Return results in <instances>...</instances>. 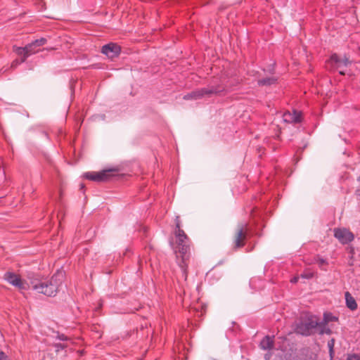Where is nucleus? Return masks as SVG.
<instances>
[{"instance_id":"obj_22","label":"nucleus","mask_w":360,"mask_h":360,"mask_svg":"<svg viewBox=\"0 0 360 360\" xmlns=\"http://www.w3.org/2000/svg\"><path fill=\"white\" fill-rule=\"evenodd\" d=\"M350 63V61L347 57H345L343 59H341L340 65H344L347 66Z\"/></svg>"},{"instance_id":"obj_24","label":"nucleus","mask_w":360,"mask_h":360,"mask_svg":"<svg viewBox=\"0 0 360 360\" xmlns=\"http://www.w3.org/2000/svg\"><path fill=\"white\" fill-rule=\"evenodd\" d=\"M175 222H176V231L181 230L180 228L179 217H176Z\"/></svg>"},{"instance_id":"obj_5","label":"nucleus","mask_w":360,"mask_h":360,"mask_svg":"<svg viewBox=\"0 0 360 360\" xmlns=\"http://www.w3.org/2000/svg\"><path fill=\"white\" fill-rule=\"evenodd\" d=\"M117 169H104L101 172H88L84 174V177L88 180L96 182H105L109 181L116 174Z\"/></svg>"},{"instance_id":"obj_28","label":"nucleus","mask_w":360,"mask_h":360,"mask_svg":"<svg viewBox=\"0 0 360 360\" xmlns=\"http://www.w3.org/2000/svg\"><path fill=\"white\" fill-rule=\"evenodd\" d=\"M7 358V356L4 352L0 349V360H4Z\"/></svg>"},{"instance_id":"obj_23","label":"nucleus","mask_w":360,"mask_h":360,"mask_svg":"<svg viewBox=\"0 0 360 360\" xmlns=\"http://www.w3.org/2000/svg\"><path fill=\"white\" fill-rule=\"evenodd\" d=\"M328 346L330 348V354H332V352H333L334 340H331L330 341H329L328 343Z\"/></svg>"},{"instance_id":"obj_26","label":"nucleus","mask_w":360,"mask_h":360,"mask_svg":"<svg viewBox=\"0 0 360 360\" xmlns=\"http://www.w3.org/2000/svg\"><path fill=\"white\" fill-rule=\"evenodd\" d=\"M314 276L313 273H304L302 274V277L306 278H311Z\"/></svg>"},{"instance_id":"obj_16","label":"nucleus","mask_w":360,"mask_h":360,"mask_svg":"<svg viewBox=\"0 0 360 360\" xmlns=\"http://www.w3.org/2000/svg\"><path fill=\"white\" fill-rule=\"evenodd\" d=\"M319 323H322V326L319 327L320 329V334H321V335L328 334L329 335L331 333V330L326 326L327 324H324V322H323V321L319 322Z\"/></svg>"},{"instance_id":"obj_17","label":"nucleus","mask_w":360,"mask_h":360,"mask_svg":"<svg viewBox=\"0 0 360 360\" xmlns=\"http://www.w3.org/2000/svg\"><path fill=\"white\" fill-rule=\"evenodd\" d=\"M314 261L317 262L320 267L328 264L327 261L325 259L321 258L319 256L314 257Z\"/></svg>"},{"instance_id":"obj_15","label":"nucleus","mask_w":360,"mask_h":360,"mask_svg":"<svg viewBox=\"0 0 360 360\" xmlns=\"http://www.w3.org/2000/svg\"><path fill=\"white\" fill-rule=\"evenodd\" d=\"M338 321V318L334 316L330 313H324L323 314V320L324 324H328L330 321Z\"/></svg>"},{"instance_id":"obj_32","label":"nucleus","mask_w":360,"mask_h":360,"mask_svg":"<svg viewBox=\"0 0 360 360\" xmlns=\"http://www.w3.org/2000/svg\"><path fill=\"white\" fill-rule=\"evenodd\" d=\"M340 75H345V73L343 72H342V71H340Z\"/></svg>"},{"instance_id":"obj_18","label":"nucleus","mask_w":360,"mask_h":360,"mask_svg":"<svg viewBox=\"0 0 360 360\" xmlns=\"http://www.w3.org/2000/svg\"><path fill=\"white\" fill-rule=\"evenodd\" d=\"M330 60L335 63L337 64L338 67L340 66L341 58H340L338 55H336V54L332 55L330 57Z\"/></svg>"},{"instance_id":"obj_34","label":"nucleus","mask_w":360,"mask_h":360,"mask_svg":"<svg viewBox=\"0 0 360 360\" xmlns=\"http://www.w3.org/2000/svg\"><path fill=\"white\" fill-rule=\"evenodd\" d=\"M358 180L360 181V176H359Z\"/></svg>"},{"instance_id":"obj_8","label":"nucleus","mask_w":360,"mask_h":360,"mask_svg":"<svg viewBox=\"0 0 360 360\" xmlns=\"http://www.w3.org/2000/svg\"><path fill=\"white\" fill-rule=\"evenodd\" d=\"M14 50L15 53L22 56L21 62H25L27 57L37 53L39 51V47L35 44V41H32V43L26 45L25 47H14Z\"/></svg>"},{"instance_id":"obj_3","label":"nucleus","mask_w":360,"mask_h":360,"mask_svg":"<svg viewBox=\"0 0 360 360\" xmlns=\"http://www.w3.org/2000/svg\"><path fill=\"white\" fill-rule=\"evenodd\" d=\"M249 233L248 224H240L237 226L233 237V249L236 250L245 245Z\"/></svg>"},{"instance_id":"obj_6","label":"nucleus","mask_w":360,"mask_h":360,"mask_svg":"<svg viewBox=\"0 0 360 360\" xmlns=\"http://www.w3.org/2000/svg\"><path fill=\"white\" fill-rule=\"evenodd\" d=\"M322 323H319L316 316H311L307 321L300 323L296 327V332L302 335H310L312 330L316 327H321Z\"/></svg>"},{"instance_id":"obj_20","label":"nucleus","mask_w":360,"mask_h":360,"mask_svg":"<svg viewBox=\"0 0 360 360\" xmlns=\"http://www.w3.org/2000/svg\"><path fill=\"white\" fill-rule=\"evenodd\" d=\"M55 347H56V352H58L60 351V349H65L68 345L66 344H61V343H58V344H55L53 345Z\"/></svg>"},{"instance_id":"obj_33","label":"nucleus","mask_w":360,"mask_h":360,"mask_svg":"<svg viewBox=\"0 0 360 360\" xmlns=\"http://www.w3.org/2000/svg\"><path fill=\"white\" fill-rule=\"evenodd\" d=\"M84 188V185H83V184H82V185H81V188Z\"/></svg>"},{"instance_id":"obj_21","label":"nucleus","mask_w":360,"mask_h":360,"mask_svg":"<svg viewBox=\"0 0 360 360\" xmlns=\"http://www.w3.org/2000/svg\"><path fill=\"white\" fill-rule=\"evenodd\" d=\"M346 360H360V356L359 354H350L348 355Z\"/></svg>"},{"instance_id":"obj_4","label":"nucleus","mask_w":360,"mask_h":360,"mask_svg":"<svg viewBox=\"0 0 360 360\" xmlns=\"http://www.w3.org/2000/svg\"><path fill=\"white\" fill-rule=\"evenodd\" d=\"M225 91L224 86L221 85L212 86L207 88H202L193 91L184 96V100L200 99L205 96H211L212 94H219Z\"/></svg>"},{"instance_id":"obj_31","label":"nucleus","mask_w":360,"mask_h":360,"mask_svg":"<svg viewBox=\"0 0 360 360\" xmlns=\"http://www.w3.org/2000/svg\"><path fill=\"white\" fill-rule=\"evenodd\" d=\"M350 252L352 254L354 253V248H352V247L350 248Z\"/></svg>"},{"instance_id":"obj_10","label":"nucleus","mask_w":360,"mask_h":360,"mask_svg":"<svg viewBox=\"0 0 360 360\" xmlns=\"http://www.w3.org/2000/svg\"><path fill=\"white\" fill-rule=\"evenodd\" d=\"M121 48L115 43H110L102 47L101 52L110 58H114L119 56Z\"/></svg>"},{"instance_id":"obj_29","label":"nucleus","mask_w":360,"mask_h":360,"mask_svg":"<svg viewBox=\"0 0 360 360\" xmlns=\"http://www.w3.org/2000/svg\"><path fill=\"white\" fill-rule=\"evenodd\" d=\"M297 279H298V278H297V277H295V278H293L291 280V282H292V283H296V282L297 281Z\"/></svg>"},{"instance_id":"obj_13","label":"nucleus","mask_w":360,"mask_h":360,"mask_svg":"<svg viewBox=\"0 0 360 360\" xmlns=\"http://www.w3.org/2000/svg\"><path fill=\"white\" fill-rule=\"evenodd\" d=\"M346 304L351 310H354L357 308V304L354 298L351 295L349 292H345Z\"/></svg>"},{"instance_id":"obj_25","label":"nucleus","mask_w":360,"mask_h":360,"mask_svg":"<svg viewBox=\"0 0 360 360\" xmlns=\"http://www.w3.org/2000/svg\"><path fill=\"white\" fill-rule=\"evenodd\" d=\"M57 338L60 340H68L69 338L65 335L64 334H58L57 335Z\"/></svg>"},{"instance_id":"obj_35","label":"nucleus","mask_w":360,"mask_h":360,"mask_svg":"<svg viewBox=\"0 0 360 360\" xmlns=\"http://www.w3.org/2000/svg\"><path fill=\"white\" fill-rule=\"evenodd\" d=\"M4 360H8V358L7 357V358H6V359H4Z\"/></svg>"},{"instance_id":"obj_11","label":"nucleus","mask_w":360,"mask_h":360,"mask_svg":"<svg viewBox=\"0 0 360 360\" xmlns=\"http://www.w3.org/2000/svg\"><path fill=\"white\" fill-rule=\"evenodd\" d=\"M283 119L288 123H298L301 122V113L296 110H293L292 112L288 111L283 113Z\"/></svg>"},{"instance_id":"obj_27","label":"nucleus","mask_w":360,"mask_h":360,"mask_svg":"<svg viewBox=\"0 0 360 360\" xmlns=\"http://www.w3.org/2000/svg\"><path fill=\"white\" fill-rule=\"evenodd\" d=\"M21 63H22L21 60L19 61L18 60H15L13 61V63L11 64V68H15Z\"/></svg>"},{"instance_id":"obj_2","label":"nucleus","mask_w":360,"mask_h":360,"mask_svg":"<svg viewBox=\"0 0 360 360\" xmlns=\"http://www.w3.org/2000/svg\"><path fill=\"white\" fill-rule=\"evenodd\" d=\"M63 276L62 272H57L53 274L49 281H32V288L38 293L50 297L55 296L58 287L62 283Z\"/></svg>"},{"instance_id":"obj_30","label":"nucleus","mask_w":360,"mask_h":360,"mask_svg":"<svg viewBox=\"0 0 360 360\" xmlns=\"http://www.w3.org/2000/svg\"><path fill=\"white\" fill-rule=\"evenodd\" d=\"M77 352L79 354L80 356H82L83 354V353H84V351L83 350H80V351H78Z\"/></svg>"},{"instance_id":"obj_7","label":"nucleus","mask_w":360,"mask_h":360,"mask_svg":"<svg viewBox=\"0 0 360 360\" xmlns=\"http://www.w3.org/2000/svg\"><path fill=\"white\" fill-rule=\"evenodd\" d=\"M334 236L342 244H349L354 239V235L346 228H335L333 230Z\"/></svg>"},{"instance_id":"obj_14","label":"nucleus","mask_w":360,"mask_h":360,"mask_svg":"<svg viewBox=\"0 0 360 360\" xmlns=\"http://www.w3.org/2000/svg\"><path fill=\"white\" fill-rule=\"evenodd\" d=\"M277 79L274 77H267L259 79L257 84L259 86H270L276 82Z\"/></svg>"},{"instance_id":"obj_1","label":"nucleus","mask_w":360,"mask_h":360,"mask_svg":"<svg viewBox=\"0 0 360 360\" xmlns=\"http://www.w3.org/2000/svg\"><path fill=\"white\" fill-rule=\"evenodd\" d=\"M176 236V252L178 251L181 256L178 264L182 271V276L186 281L188 277V261L190 257L191 240L183 230L175 231Z\"/></svg>"},{"instance_id":"obj_19","label":"nucleus","mask_w":360,"mask_h":360,"mask_svg":"<svg viewBox=\"0 0 360 360\" xmlns=\"http://www.w3.org/2000/svg\"><path fill=\"white\" fill-rule=\"evenodd\" d=\"M34 41H35V44H37V46L38 47H40V46L44 45L46 43L47 40L46 38L42 37L39 39H36Z\"/></svg>"},{"instance_id":"obj_9","label":"nucleus","mask_w":360,"mask_h":360,"mask_svg":"<svg viewBox=\"0 0 360 360\" xmlns=\"http://www.w3.org/2000/svg\"><path fill=\"white\" fill-rule=\"evenodd\" d=\"M4 278L12 285L18 288L19 290H24L26 288V283L21 279L19 275L13 272H6L4 275Z\"/></svg>"},{"instance_id":"obj_12","label":"nucleus","mask_w":360,"mask_h":360,"mask_svg":"<svg viewBox=\"0 0 360 360\" xmlns=\"http://www.w3.org/2000/svg\"><path fill=\"white\" fill-rule=\"evenodd\" d=\"M274 337L271 338L269 335H267L265 336L260 342V347L262 349L264 350L271 349L274 347Z\"/></svg>"}]
</instances>
